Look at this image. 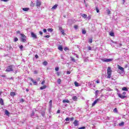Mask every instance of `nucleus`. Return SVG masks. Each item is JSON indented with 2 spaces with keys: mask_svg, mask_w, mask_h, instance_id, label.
I'll list each match as a JSON object with an SVG mask.
<instances>
[{
  "mask_svg": "<svg viewBox=\"0 0 129 129\" xmlns=\"http://www.w3.org/2000/svg\"><path fill=\"white\" fill-rule=\"evenodd\" d=\"M19 48L21 50H23V48H24V46L23 45H20L19 46Z\"/></svg>",
  "mask_w": 129,
  "mask_h": 129,
  "instance_id": "4c0bfd02",
  "label": "nucleus"
},
{
  "mask_svg": "<svg viewBox=\"0 0 129 129\" xmlns=\"http://www.w3.org/2000/svg\"><path fill=\"white\" fill-rule=\"evenodd\" d=\"M96 83H99V80H97L96 81Z\"/></svg>",
  "mask_w": 129,
  "mask_h": 129,
  "instance_id": "338daca9",
  "label": "nucleus"
},
{
  "mask_svg": "<svg viewBox=\"0 0 129 129\" xmlns=\"http://www.w3.org/2000/svg\"><path fill=\"white\" fill-rule=\"evenodd\" d=\"M88 50H91V46H89L88 47Z\"/></svg>",
  "mask_w": 129,
  "mask_h": 129,
  "instance_id": "0e129e2a",
  "label": "nucleus"
},
{
  "mask_svg": "<svg viewBox=\"0 0 129 129\" xmlns=\"http://www.w3.org/2000/svg\"><path fill=\"white\" fill-rule=\"evenodd\" d=\"M113 111H114V112H115L116 113H117V108H115L113 109Z\"/></svg>",
  "mask_w": 129,
  "mask_h": 129,
  "instance_id": "7c9ffc66",
  "label": "nucleus"
},
{
  "mask_svg": "<svg viewBox=\"0 0 129 129\" xmlns=\"http://www.w3.org/2000/svg\"><path fill=\"white\" fill-rule=\"evenodd\" d=\"M82 34L83 35H85V34H86V31L85 30H82Z\"/></svg>",
  "mask_w": 129,
  "mask_h": 129,
  "instance_id": "2f4dec72",
  "label": "nucleus"
},
{
  "mask_svg": "<svg viewBox=\"0 0 129 129\" xmlns=\"http://www.w3.org/2000/svg\"><path fill=\"white\" fill-rule=\"evenodd\" d=\"M59 31L61 32V33L62 34V35H65V33L64 32V30L62 28V27L59 28Z\"/></svg>",
  "mask_w": 129,
  "mask_h": 129,
  "instance_id": "f8f14e48",
  "label": "nucleus"
},
{
  "mask_svg": "<svg viewBox=\"0 0 129 129\" xmlns=\"http://www.w3.org/2000/svg\"><path fill=\"white\" fill-rule=\"evenodd\" d=\"M111 68L110 67H108L107 70V78H110L111 77Z\"/></svg>",
  "mask_w": 129,
  "mask_h": 129,
  "instance_id": "f03ea898",
  "label": "nucleus"
},
{
  "mask_svg": "<svg viewBox=\"0 0 129 129\" xmlns=\"http://www.w3.org/2000/svg\"><path fill=\"white\" fill-rule=\"evenodd\" d=\"M96 11L97 13H99V10H98V8H96Z\"/></svg>",
  "mask_w": 129,
  "mask_h": 129,
  "instance_id": "a18cd8bd",
  "label": "nucleus"
},
{
  "mask_svg": "<svg viewBox=\"0 0 129 129\" xmlns=\"http://www.w3.org/2000/svg\"><path fill=\"white\" fill-rule=\"evenodd\" d=\"M74 84L76 87H78V86H80V85H79V83H77V82H75Z\"/></svg>",
  "mask_w": 129,
  "mask_h": 129,
  "instance_id": "393cba45",
  "label": "nucleus"
},
{
  "mask_svg": "<svg viewBox=\"0 0 129 129\" xmlns=\"http://www.w3.org/2000/svg\"><path fill=\"white\" fill-rule=\"evenodd\" d=\"M87 19H88V21H89V20H90V19H91V16H89L87 17Z\"/></svg>",
  "mask_w": 129,
  "mask_h": 129,
  "instance_id": "c03bdc74",
  "label": "nucleus"
},
{
  "mask_svg": "<svg viewBox=\"0 0 129 129\" xmlns=\"http://www.w3.org/2000/svg\"><path fill=\"white\" fill-rule=\"evenodd\" d=\"M73 123L75 126H78L79 125V121L75 120Z\"/></svg>",
  "mask_w": 129,
  "mask_h": 129,
  "instance_id": "1a4fd4ad",
  "label": "nucleus"
},
{
  "mask_svg": "<svg viewBox=\"0 0 129 129\" xmlns=\"http://www.w3.org/2000/svg\"><path fill=\"white\" fill-rule=\"evenodd\" d=\"M44 83H45V80L41 82V84L43 85H44Z\"/></svg>",
  "mask_w": 129,
  "mask_h": 129,
  "instance_id": "4d7b16f0",
  "label": "nucleus"
},
{
  "mask_svg": "<svg viewBox=\"0 0 129 129\" xmlns=\"http://www.w3.org/2000/svg\"><path fill=\"white\" fill-rule=\"evenodd\" d=\"M100 101V99H97L95 100L94 102L92 104V106H94L98 102V101Z\"/></svg>",
  "mask_w": 129,
  "mask_h": 129,
  "instance_id": "6e6552de",
  "label": "nucleus"
},
{
  "mask_svg": "<svg viewBox=\"0 0 129 129\" xmlns=\"http://www.w3.org/2000/svg\"><path fill=\"white\" fill-rule=\"evenodd\" d=\"M46 88H47V86H43L41 87L40 88V90H43V89H46Z\"/></svg>",
  "mask_w": 129,
  "mask_h": 129,
  "instance_id": "dca6fc26",
  "label": "nucleus"
},
{
  "mask_svg": "<svg viewBox=\"0 0 129 129\" xmlns=\"http://www.w3.org/2000/svg\"><path fill=\"white\" fill-rule=\"evenodd\" d=\"M123 124H124V122H121V123H119V125L120 126H122V125H123Z\"/></svg>",
  "mask_w": 129,
  "mask_h": 129,
  "instance_id": "c756f323",
  "label": "nucleus"
},
{
  "mask_svg": "<svg viewBox=\"0 0 129 129\" xmlns=\"http://www.w3.org/2000/svg\"><path fill=\"white\" fill-rule=\"evenodd\" d=\"M71 60L73 61V62H75V59L72 57H71Z\"/></svg>",
  "mask_w": 129,
  "mask_h": 129,
  "instance_id": "c9c22d12",
  "label": "nucleus"
},
{
  "mask_svg": "<svg viewBox=\"0 0 129 129\" xmlns=\"http://www.w3.org/2000/svg\"><path fill=\"white\" fill-rule=\"evenodd\" d=\"M107 15H110V11L108 9L107 10Z\"/></svg>",
  "mask_w": 129,
  "mask_h": 129,
  "instance_id": "f704fd0d",
  "label": "nucleus"
},
{
  "mask_svg": "<svg viewBox=\"0 0 129 129\" xmlns=\"http://www.w3.org/2000/svg\"><path fill=\"white\" fill-rule=\"evenodd\" d=\"M50 36L49 35H46L44 36V38H49Z\"/></svg>",
  "mask_w": 129,
  "mask_h": 129,
  "instance_id": "864d4df0",
  "label": "nucleus"
},
{
  "mask_svg": "<svg viewBox=\"0 0 129 129\" xmlns=\"http://www.w3.org/2000/svg\"><path fill=\"white\" fill-rule=\"evenodd\" d=\"M117 95H118V97H119L121 99H123L125 98V97H126V96H125V95H121V94L118 93H117Z\"/></svg>",
  "mask_w": 129,
  "mask_h": 129,
  "instance_id": "423d86ee",
  "label": "nucleus"
},
{
  "mask_svg": "<svg viewBox=\"0 0 129 129\" xmlns=\"http://www.w3.org/2000/svg\"><path fill=\"white\" fill-rule=\"evenodd\" d=\"M22 10L24 12H28V11H29V10H30V9H29L28 8H23Z\"/></svg>",
  "mask_w": 129,
  "mask_h": 129,
  "instance_id": "aec40b11",
  "label": "nucleus"
},
{
  "mask_svg": "<svg viewBox=\"0 0 129 129\" xmlns=\"http://www.w3.org/2000/svg\"><path fill=\"white\" fill-rule=\"evenodd\" d=\"M64 51H67V50H68V48L66 47V48H64Z\"/></svg>",
  "mask_w": 129,
  "mask_h": 129,
  "instance_id": "680f3d73",
  "label": "nucleus"
},
{
  "mask_svg": "<svg viewBox=\"0 0 129 129\" xmlns=\"http://www.w3.org/2000/svg\"><path fill=\"white\" fill-rule=\"evenodd\" d=\"M98 93H100V91L96 90L95 93L96 96H97V95H98Z\"/></svg>",
  "mask_w": 129,
  "mask_h": 129,
  "instance_id": "f3484780",
  "label": "nucleus"
},
{
  "mask_svg": "<svg viewBox=\"0 0 129 129\" xmlns=\"http://www.w3.org/2000/svg\"><path fill=\"white\" fill-rule=\"evenodd\" d=\"M38 71H34V74H38Z\"/></svg>",
  "mask_w": 129,
  "mask_h": 129,
  "instance_id": "a19ab883",
  "label": "nucleus"
},
{
  "mask_svg": "<svg viewBox=\"0 0 129 129\" xmlns=\"http://www.w3.org/2000/svg\"><path fill=\"white\" fill-rule=\"evenodd\" d=\"M3 93V92H0V96H2V94Z\"/></svg>",
  "mask_w": 129,
  "mask_h": 129,
  "instance_id": "774afa93",
  "label": "nucleus"
},
{
  "mask_svg": "<svg viewBox=\"0 0 129 129\" xmlns=\"http://www.w3.org/2000/svg\"><path fill=\"white\" fill-rule=\"evenodd\" d=\"M125 94H126V92H123L122 93V95H125Z\"/></svg>",
  "mask_w": 129,
  "mask_h": 129,
  "instance_id": "bf43d9fd",
  "label": "nucleus"
},
{
  "mask_svg": "<svg viewBox=\"0 0 129 129\" xmlns=\"http://www.w3.org/2000/svg\"><path fill=\"white\" fill-rule=\"evenodd\" d=\"M20 102H25V100H24V99H21L20 100Z\"/></svg>",
  "mask_w": 129,
  "mask_h": 129,
  "instance_id": "37998d69",
  "label": "nucleus"
},
{
  "mask_svg": "<svg viewBox=\"0 0 129 129\" xmlns=\"http://www.w3.org/2000/svg\"><path fill=\"white\" fill-rule=\"evenodd\" d=\"M62 102L63 103H69V102H70V101H69L68 99H67V100H62Z\"/></svg>",
  "mask_w": 129,
  "mask_h": 129,
  "instance_id": "4468645a",
  "label": "nucleus"
},
{
  "mask_svg": "<svg viewBox=\"0 0 129 129\" xmlns=\"http://www.w3.org/2000/svg\"><path fill=\"white\" fill-rule=\"evenodd\" d=\"M1 2H9V0H0Z\"/></svg>",
  "mask_w": 129,
  "mask_h": 129,
  "instance_id": "de8ad7c7",
  "label": "nucleus"
},
{
  "mask_svg": "<svg viewBox=\"0 0 129 129\" xmlns=\"http://www.w3.org/2000/svg\"><path fill=\"white\" fill-rule=\"evenodd\" d=\"M102 61H103V62H111V61H112V59L111 58H102Z\"/></svg>",
  "mask_w": 129,
  "mask_h": 129,
  "instance_id": "39448f33",
  "label": "nucleus"
},
{
  "mask_svg": "<svg viewBox=\"0 0 129 129\" xmlns=\"http://www.w3.org/2000/svg\"><path fill=\"white\" fill-rule=\"evenodd\" d=\"M43 65H44V66H47V65H48V62L45 61H43L42 63Z\"/></svg>",
  "mask_w": 129,
  "mask_h": 129,
  "instance_id": "a878e982",
  "label": "nucleus"
},
{
  "mask_svg": "<svg viewBox=\"0 0 129 129\" xmlns=\"http://www.w3.org/2000/svg\"><path fill=\"white\" fill-rule=\"evenodd\" d=\"M1 76V77H4V78L6 77L5 75H2Z\"/></svg>",
  "mask_w": 129,
  "mask_h": 129,
  "instance_id": "6e6d98bb",
  "label": "nucleus"
},
{
  "mask_svg": "<svg viewBox=\"0 0 129 129\" xmlns=\"http://www.w3.org/2000/svg\"><path fill=\"white\" fill-rule=\"evenodd\" d=\"M39 34H40V35H43V32H42V31H39Z\"/></svg>",
  "mask_w": 129,
  "mask_h": 129,
  "instance_id": "5fc2aeb1",
  "label": "nucleus"
},
{
  "mask_svg": "<svg viewBox=\"0 0 129 129\" xmlns=\"http://www.w3.org/2000/svg\"><path fill=\"white\" fill-rule=\"evenodd\" d=\"M109 35L111 37H114V33L113 32H110Z\"/></svg>",
  "mask_w": 129,
  "mask_h": 129,
  "instance_id": "bb28decb",
  "label": "nucleus"
},
{
  "mask_svg": "<svg viewBox=\"0 0 129 129\" xmlns=\"http://www.w3.org/2000/svg\"><path fill=\"white\" fill-rule=\"evenodd\" d=\"M48 32H50V33H52L53 32V29L52 28H48L47 29Z\"/></svg>",
  "mask_w": 129,
  "mask_h": 129,
  "instance_id": "cd10ccee",
  "label": "nucleus"
},
{
  "mask_svg": "<svg viewBox=\"0 0 129 129\" xmlns=\"http://www.w3.org/2000/svg\"><path fill=\"white\" fill-rule=\"evenodd\" d=\"M20 36H21L20 38L21 41L23 43H26V41H27V36L23 34H20Z\"/></svg>",
  "mask_w": 129,
  "mask_h": 129,
  "instance_id": "7ed1b4c3",
  "label": "nucleus"
},
{
  "mask_svg": "<svg viewBox=\"0 0 129 129\" xmlns=\"http://www.w3.org/2000/svg\"><path fill=\"white\" fill-rule=\"evenodd\" d=\"M89 43H92V38H90L89 39Z\"/></svg>",
  "mask_w": 129,
  "mask_h": 129,
  "instance_id": "ea45409f",
  "label": "nucleus"
},
{
  "mask_svg": "<svg viewBox=\"0 0 129 129\" xmlns=\"http://www.w3.org/2000/svg\"><path fill=\"white\" fill-rule=\"evenodd\" d=\"M88 86H89V87H91V85H92V82H89L87 83Z\"/></svg>",
  "mask_w": 129,
  "mask_h": 129,
  "instance_id": "b1692460",
  "label": "nucleus"
},
{
  "mask_svg": "<svg viewBox=\"0 0 129 129\" xmlns=\"http://www.w3.org/2000/svg\"><path fill=\"white\" fill-rule=\"evenodd\" d=\"M15 74H17L18 73V70H16V71L14 72Z\"/></svg>",
  "mask_w": 129,
  "mask_h": 129,
  "instance_id": "e2e57ef3",
  "label": "nucleus"
},
{
  "mask_svg": "<svg viewBox=\"0 0 129 129\" xmlns=\"http://www.w3.org/2000/svg\"><path fill=\"white\" fill-rule=\"evenodd\" d=\"M18 40H19V39H18V38H17V37H15L14 39V42H17V41H18Z\"/></svg>",
  "mask_w": 129,
  "mask_h": 129,
  "instance_id": "473e14b6",
  "label": "nucleus"
},
{
  "mask_svg": "<svg viewBox=\"0 0 129 129\" xmlns=\"http://www.w3.org/2000/svg\"><path fill=\"white\" fill-rule=\"evenodd\" d=\"M58 49L59 50V51H63V47H62L61 45L58 46Z\"/></svg>",
  "mask_w": 129,
  "mask_h": 129,
  "instance_id": "4be33fe9",
  "label": "nucleus"
},
{
  "mask_svg": "<svg viewBox=\"0 0 129 129\" xmlns=\"http://www.w3.org/2000/svg\"><path fill=\"white\" fill-rule=\"evenodd\" d=\"M74 28H75V30H77V29H78V25H75Z\"/></svg>",
  "mask_w": 129,
  "mask_h": 129,
  "instance_id": "e433bc0d",
  "label": "nucleus"
},
{
  "mask_svg": "<svg viewBox=\"0 0 129 129\" xmlns=\"http://www.w3.org/2000/svg\"><path fill=\"white\" fill-rule=\"evenodd\" d=\"M82 17H83V18H84L85 19H86V18H87V15L85 14H83L82 15Z\"/></svg>",
  "mask_w": 129,
  "mask_h": 129,
  "instance_id": "c85d7f7f",
  "label": "nucleus"
},
{
  "mask_svg": "<svg viewBox=\"0 0 129 129\" xmlns=\"http://www.w3.org/2000/svg\"><path fill=\"white\" fill-rule=\"evenodd\" d=\"M29 79H30V80H31V81H32V82H33V83H34V85H37V81H34V80L32 78H29Z\"/></svg>",
  "mask_w": 129,
  "mask_h": 129,
  "instance_id": "9d476101",
  "label": "nucleus"
},
{
  "mask_svg": "<svg viewBox=\"0 0 129 129\" xmlns=\"http://www.w3.org/2000/svg\"><path fill=\"white\" fill-rule=\"evenodd\" d=\"M35 57L36 59H38V58H39V56L37 54L35 55Z\"/></svg>",
  "mask_w": 129,
  "mask_h": 129,
  "instance_id": "8fccbe9b",
  "label": "nucleus"
},
{
  "mask_svg": "<svg viewBox=\"0 0 129 129\" xmlns=\"http://www.w3.org/2000/svg\"><path fill=\"white\" fill-rule=\"evenodd\" d=\"M0 104L4 105V100L2 98H0Z\"/></svg>",
  "mask_w": 129,
  "mask_h": 129,
  "instance_id": "412c9836",
  "label": "nucleus"
},
{
  "mask_svg": "<svg viewBox=\"0 0 129 129\" xmlns=\"http://www.w3.org/2000/svg\"><path fill=\"white\" fill-rule=\"evenodd\" d=\"M5 71L6 72H13L14 71V65L7 66Z\"/></svg>",
  "mask_w": 129,
  "mask_h": 129,
  "instance_id": "f257e3e1",
  "label": "nucleus"
},
{
  "mask_svg": "<svg viewBox=\"0 0 129 129\" xmlns=\"http://www.w3.org/2000/svg\"><path fill=\"white\" fill-rule=\"evenodd\" d=\"M57 113H60V110H57Z\"/></svg>",
  "mask_w": 129,
  "mask_h": 129,
  "instance_id": "69168bd1",
  "label": "nucleus"
},
{
  "mask_svg": "<svg viewBox=\"0 0 129 129\" xmlns=\"http://www.w3.org/2000/svg\"><path fill=\"white\" fill-rule=\"evenodd\" d=\"M74 120V118L73 117L70 118V120H71V121H72V120Z\"/></svg>",
  "mask_w": 129,
  "mask_h": 129,
  "instance_id": "49530a36",
  "label": "nucleus"
},
{
  "mask_svg": "<svg viewBox=\"0 0 129 129\" xmlns=\"http://www.w3.org/2000/svg\"><path fill=\"white\" fill-rule=\"evenodd\" d=\"M55 71H59V68H58V67L55 68Z\"/></svg>",
  "mask_w": 129,
  "mask_h": 129,
  "instance_id": "79ce46f5",
  "label": "nucleus"
},
{
  "mask_svg": "<svg viewBox=\"0 0 129 129\" xmlns=\"http://www.w3.org/2000/svg\"><path fill=\"white\" fill-rule=\"evenodd\" d=\"M60 83H61V80L60 79H59L57 80V83H58V84H60Z\"/></svg>",
  "mask_w": 129,
  "mask_h": 129,
  "instance_id": "58836bf2",
  "label": "nucleus"
},
{
  "mask_svg": "<svg viewBox=\"0 0 129 129\" xmlns=\"http://www.w3.org/2000/svg\"><path fill=\"white\" fill-rule=\"evenodd\" d=\"M71 74V72H70V71H68V72H67V74L69 75V74Z\"/></svg>",
  "mask_w": 129,
  "mask_h": 129,
  "instance_id": "3c124183",
  "label": "nucleus"
},
{
  "mask_svg": "<svg viewBox=\"0 0 129 129\" xmlns=\"http://www.w3.org/2000/svg\"><path fill=\"white\" fill-rule=\"evenodd\" d=\"M72 99L74 100V101H77V99H78V98L76 96H73Z\"/></svg>",
  "mask_w": 129,
  "mask_h": 129,
  "instance_id": "ddd939ff",
  "label": "nucleus"
},
{
  "mask_svg": "<svg viewBox=\"0 0 129 129\" xmlns=\"http://www.w3.org/2000/svg\"><path fill=\"white\" fill-rule=\"evenodd\" d=\"M43 32H44V33H47V29H43Z\"/></svg>",
  "mask_w": 129,
  "mask_h": 129,
  "instance_id": "09e8293b",
  "label": "nucleus"
},
{
  "mask_svg": "<svg viewBox=\"0 0 129 129\" xmlns=\"http://www.w3.org/2000/svg\"><path fill=\"white\" fill-rule=\"evenodd\" d=\"M36 6L37 8H40L41 7V5H42V2L40 0H37L36 1Z\"/></svg>",
  "mask_w": 129,
  "mask_h": 129,
  "instance_id": "20e7f679",
  "label": "nucleus"
},
{
  "mask_svg": "<svg viewBox=\"0 0 129 129\" xmlns=\"http://www.w3.org/2000/svg\"><path fill=\"white\" fill-rule=\"evenodd\" d=\"M34 115H35V113H34V112H33L31 113V116H34Z\"/></svg>",
  "mask_w": 129,
  "mask_h": 129,
  "instance_id": "603ef678",
  "label": "nucleus"
},
{
  "mask_svg": "<svg viewBox=\"0 0 129 129\" xmlns=\"http://www.w3.org/2000/svg\"><path fill=\"white\" fill-rule=\"evenodd\" d=\"M17 34H20V35H21V31H18L17 32Z\"/></svg>",
  "mask_w": 129,
  "mask_h": 129,
  "instance_id": "13d9d810",
  "label": "nucleus"
},
{
  "mask_svg": "<svg viewBox=\"0 0 129 129\" xmlns=\"http://www.w3.org/2000/svg\"><path fill=\"white\" fill-rule=\"evenodd\" d=\"M49 104H50V105H52V100H50L49 101Z\"/></svg>",
  "mask_w": 129,
  "mask_h": 129,
  "instance_id": "052dcab7",
  "label": "nucleus"
},
{
  "mask_svg": "<svg viewBox=\"0 0 129 129\" xmlns=\"http://www.w3.org/2000/svg\"><path fill=\"white\" fill-rule=\"evenodd\" d=\"M57 7H58V5H55L52 7V8H51V10H56L57 9Z\"/></svg>",
  "mask_w": 129,
  "mask_h": 129,
  "instance_id": "2eb2a0df",
  "label": "nucleus"
},
{
  "mask_svg": "<svg viewBox=\"0 0 129 129\" xmlns=\"http://www.w3.org/2000/svg\"><path fill=\"white\" fill-rule=\"evenodd\" d=\"M65 120L66 121H69L70 120V118L69 117H67Z\"/></svg>",
  "mask_w": 129,
  "mask_h": 129,
  "instance_id": "72a5a7b5",
  "label": "nucleus"
},
{
  "mask_svg": "<svg viewBox=\"0 0 129 129\" xmlns=\"http://www.w3.org/2000/svg\"><path fill=\"white\" fill-rule=\"evenodd\" d=\"M10 95L11 96H15V95H16V93H15L14 92H11L10 93Z\"/></svg>",
  "mask_w": 129,
  "mask_h": 129,
  "instance_id": "5701e85b",
  "label": "nucleus"
},
{
  "mask_svg": "<svg viewBox=\"0 0 129 129\" xmlns=\"http://www.w3.org/2000/svg\"><path fill=\"white\" fill-rule=\"evenodd\" d=\"M122 91H128V90L127 89V88L126 87H123L122 88Z\"/></svg>",
  "mask_w": 129,
  "mask_h": 129,
  "instance_id": "a211bd4d",
  "label": "nucleus"
},
{
  "mask_svg": "<svg viewBox=\"0 0 129 129\" xmlns=\"http://www.w3.org/2000/svg\"><path fill=\"white\" fill-rule=\"evenodd\" d=\"M118 69L120 70L121 72H124V69L123 68L120 67L119 65H118Z\"/></svg>",
  "mask_w": 129,
  "mask_h": 129,
  "instance_id": "9b49d317",
  "label": "nucleus"
},
{
  "mask_svg": "<svg viewBox=\"0 0 129 129\" xmlns=\"http://www.w3.org/2000/svg\"><path fill=\"white\" fill-rule=\"evenodd\" d=\"M5 114L9 116V115H10V112H9L8 110H5Z\"/></svg>",
  "mask_w": 129,
  "mask_h": 129,
  "instance_id": "6ab92c4d",
  "label": "nucleus"
},
{
  "mask_svg": "<svg viewBox=\"0 0 129 129\" xmlns=\"http://www.w3.org/2000/svg\"><path fill=\"white\" fill-rule=\"evenodd\" d=\"M31 37L33 38V39L38 38V37L37 36V34H35L34 32H31Z\"/></svg>",
  "mask_w": 129,
  "mask_h": 129,
  "instance_id": "0eeeda50",
  "label": "nucleus"
}]
</instances>
